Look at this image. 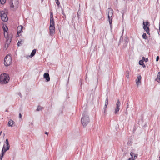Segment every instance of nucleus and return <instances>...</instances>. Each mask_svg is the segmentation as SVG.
<instances>
[{
	"instance_id": "obj_1",
	"label": "nucleus",
	"mask_w": 160,
	"mask_h": 160,
	"mask_svg": "<svg viewBox=\"0 0 160 160\" xmlns=\"http://www.w3.org/2000/svg\"><path fill=\"white\" fill-rule=\"evenodd\" d=\"M90 121L89 118L86 112H84L81 119V122L84 127H86Z\"/></svg>"
},
{
	"instance_id": "obj_2",
	"label": "nucleus",
	"mask_w": 160,
	"mask_h": 160,
	"mask_svg": "<svg viewBox=\"0 0 160 160\" xmlns=\"http://www.w3.org/2000/svg\"><path fill=\"white\" fill-rule=\"evenodd\" d=\"M9 79V76L7 74H2L0 76V82L2 84L8 83Z\"/></svg>"
},
{
	"instance_id": "obj_3",
	"label": "nucleus",
	"mask_w": 160,
	"mask_h": 160,
	"mask_svg": "<svg viewBox=\"0 0 160 160\" xmlns=\"http://www.w3.org/2000/svg\"><path fill=\"white\" fill-rule=\"evenodd\" d=\"M11 9L12 10H16L18 7L19 1L18 0H10L9 3Z\"/></svg>"
},
{
	"instance_id": "obj_4",
	"label": "nucleus",
	"mask_w": 160,
	"mask_h": 160,
	"mask_svg": "<svg viewBox=\"0 0 160 160\" xmlns=\"http://www.w3.org/2000/svg\"><path fill=\"white\" fill-rule=\"evenodd\" d=\"M113 13V11L112 9L111 8L108 9V18L110 25V28L111 29H112V16Z\"/></svg>"
},
{
	"instance_id": "obj_5",
	"label": "nucleus",
	"mask_w": 160,
	"mask_h": 160,
	"mask_svg": "<svg viewBox=\"0 0 160 160\" xmlns=\"http://www.w3.org/2000/svg\"><path fill=\"white\" fill-rule=\"evenodd\" d=\"M12 63V58L9 55H7L4 59V64L6 66H8L11 64Z\"/></svg>"
},
{
	"instance_id": "obj_6",
	"label": "nucleus",
	"mask_w": 160,
	"mask_h": 160,
	"mask_svg": "<svg viewBox=\"0 0 160 160\" xmlns=\"http://www.w3.org/2000/svg\"><path fill=\"white\" fill-rule=\"evenodd\" d=\"M0 17L3 21L6 22L8 20V18L7 14L3 11L0 12Z\"/></svg>"
},
{
	"instance_id": "obj_7",
	"label": "nucleus",
	"mask_w": 160,
	"mask_h": 160,
	"mask_svg": "<svg viewBox=\"0 0 160 160\" xmlns=\"http://www.w3.org/2000/svg\"><path fill=\"white\" fill-rule=\"evenodd\" d=\"M148 24L149 22H143V28L145 31H146L147 34L149 35V28L148 27H147V26L148 25Z\"/></svg>"
},
{
	"instance_id": "obj_8",
	"label": "nucleus",
	"mask_w": 160,
	"mask_h": 160,
	"mask_svg": "<svg viewBox=\"0 0 160 160\" xmlns=\"http://www.w3.org/2000/svg\"><path fill=\"white\" fill-rule=\"evenodd\" d=\"M120 105L121 102L119 100H118L116 103V107L115 108L114 111V113L115 114H118V112L120 110L119 107L120 106Z\"/></svg>"
},
{
	"instance_id": "obj_9",
	"label": "nucleus",
	"mask_w": 160,
	"mask_h": 160,
	"mask_svg": "<svg viewBox=\"0 0 160 160\" xmlns=\"http://www.w3.org/2000/svg\"><path fill=\"white\" fill-rule=\"evenodd\" d=\"M49 30L50 35L51 36H53L55 32V26L50 25Z\"/></svg>"
},
{
	"instance_id": "obj_10",
	"label": "nucleus",
	"mask_w": 160,
	"mask_h": 160,
	"mask_svg": "<svg viewBox=\"0 0 160 160\" xmlns=\"http://www.w3.org/2000/svg\"><path fill=\"white\" fill-rule=\"evenodd\" d=\"M50 25L55 26V22L54 21L53 12H50Z\"/></svg>"
},
{
	"instance_id": "obj_11",
	"label": "nucleus",
	"mask_w": 160,
	"mask_h": 160,
	"mask_svg": "<svg viewBox=\"0 0 160 160\" xmlns=\"http://www.w3.org/2000/svg\"><path fill=\"white\" fill-rule=\"evenodd\" d=\"M12 41V38L11 37L9 36H8L7 37L6 43L5 44V46H6L7 47H8V45L10 44Z\"/></svg>"
},
{
	"instance_id": "obj_12",
	"label": "nucleus",
	"mask_w": 160,
	"mask_h": 160,
	"mask_svg": "<svg viewBox=\"0 0 160 160\" xmlns=\"http://www.w3.org/2000/svg\"><path fill=\"white\" fill-rule=\"evenodd\" d=\"M137 79L136 80L137 85L138 86L141 84V76L140 75H138L137 76Z\"/></svg>"
},
{
	"instance_id": "obj_13",
	"label": "nucleus",
	"mask_w": 160,
	"mask_h": 160,
	"mask_svg": "<svg viewBox=\"0 0 160 160\" xmlns=\"http://www.w3.org/2000/svg\"><path fill=\"white\" fill-rule=\"evenodd\" d=\"M44 78L46 79L47 82H49L50 80V78L49 74L48 73H45L43 75Z\"/></svg>"
},
{
	"instance_id": "obj_14",
	"label": "nucleus",
	"mask_w": 160,
	"mask_h": 160,
	"mask_svg": "<svg viewBox=\"0 0 160 160\" xmlns=\"http://www.w3.org/2000/svg\"><path fill=\"white\" fill-rule=\"evenodd\" d=\"M5 142L6 144V148H5L4 152H6L9 149L10 145L9 144V142L8 139L6 140Z\"/></svg>"
},
{
	"instance_id": "obj_15",
	"label": "nucleus",
	"mask_w": 160,
	"mask_h": 160,
	"mask_svg": "<svg viewBox=\"0 0 160 160\" xmlns=\"http://www.w3.org/2000/svg\"><path fill=\"white\" fill-rule=\"evenodd\" d=\"M23 27L22 26H20L18 27L17 31V33H20L21 32V31Z\"/></svg>"
},
{
	"instance_id": "obj_16",
	"label": "nucleus",
	"mask_w": 160,
	"mask_h": 160,
	"mask_svg": "<svg viewBox=\"0 0 160 160\" xmlns=\"http://www.w3.org/2000/svg\"><path fill=\"white\" fill-rule=\"evenodd\" d=\"M14 122L12 120H10L8 122V126L9 127H12V125L14 124Z\"/></svg>"
},
{
	"instance_id": "obj_17",
	"label": "nucleus",
	"mask_w": 160,
	"mask_h": 160,
	"mask_svg": "<svg viewBox=\"0 0 160 160\" xmlns=\"http://www.w3.org/2000/svg\"><path fill=\"white\" fill-rule=\"evenodd\" d=\"M5 148H5V145H4L3 146V148H2V155L1 156V159H2V158L3 157V156L4 154V153L6 152H4Z\"/></svg>"
},
{
	"instance_id": "obj_18",
	"label": "nucleus",
	"mask_w": 160,
	"mask_h": 160,
	"mask_svg": "<svg viewBox=\"0 0 160 160\" xmlns=\"http://www.w3.org/2000/svg\"><path fill=\"white\" fill-rule=\"evenodd\" d=\"M36 52V49H33L32 51V52L31 53V54L30 55V56H31V57H33L35 55Z\"/></svg>"
},
{
	"instance_id": "obj_19",
	"label": "nucleus",
	"mask_w": 160,
	"mask_h": 160,
	"mask_svg": "<svg viewBox=\"0 0 160 160\" xmlns=\"http://www.w3.org/2000/svg\"><path fill=\"white\" fill-rule=\"evenodd\" d=\"M108 97H107V98H106V99L105 100V106H104V108H106V107L108 105Z\"/></svg>"
},
{
	"instance_id": "obj_20",
	"label": "nucleus",
	"mask_w": 160,
	"mask_h": 160,
	"mask_svg": "<svg viewBox=\"0 0 160 160\" xmlns=\"http://www.w3.org/2000/svg\"><path fill=\"white\" fill-rule=\"evenodd\" d=\"M139 63L140 65H142L144 68L146 67V66L144 64L143 61L142 60H140L139 62Z\"/></svg>"
},
{
	"instance_id": "obj_21",
	"label": "nucleus",
	"mask_w": 160,
	"mask_h": 160,
	"mask_svg": "<svg viewBox=\"0 0 160 160\" xmlns=\"http://www.w3.org/2000/svg\"><path fill=\"white\" fill-rule=\"evenodd\" d=\"M42 107L39 106L38 107V108L36 109V111H40V110H42Z\"/></svg>"
},
{
	"instance_id": "obj_22",
	"label": "nucleus",
	"mask_w": 160,
	"mask_h": 160,
	"mask_svg": "<svg viewBox=\"0 0 160 160\" xmlns=\"http://www.w3.org/2000/svg\"><path fill=\"white\" fill-rule=\"evenodd\" d=\"M23 41H22V40L18 41V46H20L21 45H22L23 43Z\"/></svg>"
},
{
	"instance_id": "obj_23",
	"label": "nucleus",
	"mask_w": 160,
	"mask_h": 160,
	"mask_svg": "<svg viewBox=\"0 0 160 160\" xmlns=\"http://www.w3.org/2000/svg\"><path fill=\"white\" fill-rule=\"evenodd\" d=\"M142 37L143 39H146L147 38V37L146 36V33H144L142 35Z\"/></svg>"
},
{
	"instance_id": "obj_24",
	"label": "nucleus",
	"mask_w": 160,
	"mask_h": 160,
	"mask_svg": "<svg viewBox=\"0 0 160 160\" xmlns=\"http://www.w3.org/2000/svg\"><path fill=\"white\" fill-rule=\"evenodd\" d=\"M6 0H0V3L2 4H3L6 2Z\"/></svg>"
},
{
	"instance_id": "obj_25",
	"label": "nucleus",
	"mask_w": 160,
	"mask_h": 160,
	"mask_svg": "<svg viewBox=\"0 0 160 160\" xmlns=\"http://www.w3.org/2000/svg\"><path fill=\"white\" fill-rule=\"evenodd\" d=\"M126 77L128 78L129 77V72L128 71H127L126 72Z\"/></svg>"
},
{
	"instance_id": "obj_26",
	"label": "nucleus",
	"mask_w": 160,
	"mask_h": 160,
	"mask_svg": "<svg viewBox=\"0 0 160 160\" xmlns=\"http://www.w3.org/2000/svg\"><path fill=\"white\" fill-rule=\"evenodd\" d=\"M128 41V39L127 38H125L124 42H125V44H127Z\"/></svg>"
},
{
	"instance_id": "obj_27",
	"label": "nucleus",
	"mask_w": 160,
	"mask_h": 160,
	"mask_svg": "<svg viewBox=\"0 0 160 160\" xmlns=\"http://www.w3.org/2000/svg\"><path fill=\"white\" fill-rule=\"evenodd\" d=\"M3 29V30L4 31V32H7V29H8V28L7 27L6 28V29L5 28H4ZM4 36H5V33H4Z\"/></svg>"
},
{
	"instance_id": "obj_28",
	"label": "nucleus",
	"mask_w": 160,
	"mask_h": 160,
	"mask_svg": "<svg viewBox=\"0 0 160 160\" xmlns=\"http://www.w3.org/2000/svg\"><path fill=\"white\" fill-rule=\"evenodd\" d=\"M56 1V3L58 5H59L60 4V2L58 0H55Z\"/></svg>"
},
{
	"instance_id": "obj_29",
	"label": "nucleus",
	"mask_w": 160,
	"mask_h": 160,
	"mask_svg": "<svg viewBox=\"0 0 160 160\" xmlns=\"http://www.w3.org/2000/svg\"><path fill=\"white\" fill-rule=\"evenodd\" d=\"M157 78H158L160 79V72H158V75H157Z\"/></svg>"
},
{
	"instance_id": "obj_30",
	"label": "nucleus",
	"mask_w": 160,
	"mask_h": 160,
	"mask_svg": "<svg viewBox=\"0 0 160 160\" xmlns=\"http://www.w3.org/2000/svg\"><path fill=\"white\" fill-rule=\"evenodd\" d=\"M138 155L137 154H134V157L133 158V159H134V160L137 158Z\"/></svg>"
},
{
	"instance_id": "obj_31",
	"label": "nucleus",
	"mask_w": 160,
	"mask_h": 160,
	"mask_svg": "<svg viewBox=\"0 0 160 160\" xmlns=\"http://www.w3.org/2000/svg\"><path fill=\"white\" fill-rule=\"evenodd\" d=\"M62 14L65 17V18H66V15H65V13H64V11H63V10L62 9Z\"/></svg>"
},
{
	"instance_id": "obj_32",
	"label": "nucleus",
	"mask_w": 160,
	"mask_h": 160,
	"mask_svg": "<svg viewBox=\"0 0 160 160\" xmlns=\"http://www.w3.org/2000/svg\"><path fill=\"white\" fill-rule=\"evenodd\" d=\"M155 80L158 82H160V79L158 78H157Z\"/></svg>"
},
{
	"instance_id": "obj_33",
	"label": "nucleus",
	"mask_w": 160,
	"mask_h": 160,
	"mask_svg": "<svg viewBox=\"0 0 160 160\" xmlns=\"http://www.w3.org/2000/svg\"><path fill=\"white\" fill-rule=\"evenodd\" d=\"M130 155L133 157V156L135 154L133 152H131L130 153Z\"/></svg>"
},
{
	"instance_id": "obj_34",
	"label": "nucleus",
	"mask_w": 160,
	"mask_h": 160,
	"mask_svg": "<svg viewBox=\"0 0 160 160\" xmlns=\"http://www.w3.org/2000/svg\"><path fill=\"white\" fill-rule=\"evenodd\" d=\"M128 160H134V159H133V157H132L129 158Z\"/></svg>"
},
{
	"instance_id": "obj_35",
	"label": "nucleus",
	"mask_w": 160,
	"mask_h": 160,
	"mask_svg": "<svg viewBox=\"0 0 160 160\" xmlns=\"http://www.w3.org/2000/svg\"><path fill=\"white\" fill-rule=\"evenodd\" d=\"M159 59V56H158L156 58V61L157 62L158 61Z\"/></svg>"
},
{
	"instance_id": "obj_36",
	"label": "nucleus",
	"mask_w": 160,
	"mask_h": 160,
	"mask_svg": "<svg viewBox=\"0 0 160 160\" xmlns=\"http://www.w3.org/2000/svg\"><path fill=\"white\" fill-rule=\"evenodd\" d=\"M19 118H22V115L21 113H20L19 114Z\"/></svg>"
},
{
	"instance_id": "obj_37",
	"label": "nucleus",
	"mask_w": 160,
	"mask_h": 160,
	"mask_svg": "<svg viewBox=\"0 0 160 160\" xmlns=\"http://www.w3.org/2000/svg\"><path fill=\"white\" fill-rule=\"evenodd\" d=\"M142 60L143 61H144L145 60V58L144 57H143L142 58V60Z\"/></svg>"
},
{
	"instance_id": "obj_38",
	"label": "nucleus",
	"mask_w": 160,
	"mask_h": 160,
	"mask_svg": "<svg viewBox=\"0 0 160 160\" xmlns=\"http://www.w3.org/2000/svg\"><path fill=\"white\" fill-rule=\"evenodd\" d=\"M148 61V58H145V60L144 61H145V62H147Z\"/></svg>"
},
{
	"instance_id": "obj_39",
	"label": "nucleus",
	"mask_w": 160,
	"mask_h": 160,
	"mask_svg": "<svg viewBox=\"0 0 160 160\" xmlns=\"http://www.w3.org/2000/svg\"><path fill=\"white\" fill-rule=\"evenodd\" d=\"M104 108V113H106V108Z\"/></svg>"
},
{
	"instance_id": "obj_40",
	"label": "nucleus",
	"mask_w": 160,
	"mask_h": 160,
	"mask_svg": "<svg viewBox=\"0 0 160 160\" xmlns=\"http://www.w3.org/2000/svg\"><path fill=\"white\" fill-rule=\"evenodd\" d=\"M45 134H47V135H48V133L47 132H45Z\"/></svg>"
},
{
	"instance_id": "obj_41",
	"label": "nucleus",
	"mask_w": 160,
	"mask_h": 160,
	"mask_svg": "<svg viewBox=\"0 0 160 160\" xmlns=\"http://www.w3.org/2000/svg\"><path fill=\"white\" fill-rule=\"evenodd\" d=\"M18 95H19L20 96V97H21V94L20 93H18Z\"/></svg>"
},
{
	"instance_id": "obj_42",
	"label": "nucleus",
	"mask_w": 160,
	"mask_h": 160,
	"mask_svg": "<svg viewBox=\"0 0 160 160\" xmlns=\"http://www.w3.org/2000/svg\"><path fill=\"white\" fill-rule=\"evenodd\" d=\"M159 29L160 30V22L159 23Z\"/></svg>"
},
{
	"instance_id": "obj_43",
	"label": "nucleus",
	"mask_w": 160,
	"mask_h": 160,
	"mask_svg": "<svg viewBox=\"0 0 160 160\" xmlns=\"http://www.w3.org/2000/svg\"><path fill=\"white\" fill-rule=\"evenodd\" d=\"M123 31H124V30H123V32H122V34H123Z\"/></svg>"
},
{
	"instance_id": "obj_44",
	"label": "nucleus",
	"mask_w": 160,
	"mask_h": 160,
	"mask_svg": "<svg viewBox=\"0 0 160 160\" xmlns=\"http://www.w3.org/2000/svg\"><path fill=\"white\" fill-rule=\"evenodd\" d=\"M159 160H160V156L159 158Z\"/></svg>"
},
{
	"instance_id": "obj_45",
	"label": "nucleus",
	"mask_w": 160,
	"mask_h": 160,
	"mask_svg": "<svg viewBox=\"0 0 160 160\" xmlns=\"http://www.w3.org/2000/svg\"><path fill=\"white\" fill-rule=\"evenodd\" d=\"M122 36L121 37L120 39H121V38H122Z\"/></svg>"
},
{
	"instance_id": "obj_46",
	"label": "nucleus",
	"mask_w": 160,
	"mask_h": 160,
	"mask_svg": "<svg viewBox=\"0 0 160 160\" xmlns=\"http://www.w3.org/2000/svg\"><path fill=\"white\" fill-rule=\"evenodd\" d=\"M8 111V110H6V111Z\"/></svg>"
}]
</instances>
